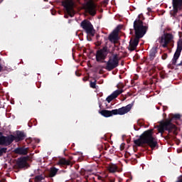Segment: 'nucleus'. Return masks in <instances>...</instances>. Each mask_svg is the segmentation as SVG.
Instances as JSON below:
<instances>
[{"label": "nucleus", "mask_w": 182, "mask_h": 182, "mask_svg": "<svg viewBox=\"0 0 182 182\" xmlns=\"http://www.w3.org/2000/svg\"><path fill=\"white\" fill-rule=\"evenodd\" d=\"M100 36H99V35H98V36H97V38H99Z\"/></svg>", "instance_id": "44"}, {"label": "nucleus", "mask_w": 182, "mask_h": 182, "mask_svg": "<svg viewBox=\"0 0 182 182\" xmlns=\"http://www.w3.org/2000/svg\"><path fill=\"white\" fill-rule=\"evenodd\" d=\"M166 116H167V114H166V113H164V114H163V117H166Z\"/></svg>", "instance_id": "37"}, {"label": "nucleus", "mask_w": 182, "mask_h": 182, "mask_svg": "<svg viewBox=\"0 0 182 182\" xmlns=\"http://www.w3.org/2000/svg\"><path fill=\"white\" fill-rule=\"evenodd\" d=\"M114 181H116L115 179H110V180H109V182H114Z\"/></svg>", "instance_id": "34"}, {"label": "nucleus", "mask_w": 182, "mask_h": 182, "mask_svg": "<svg viewBox=\"0 0 182 182\" xmlns=\"http://www.w3.org/2000/svg\"><path fill=\"white\" fill-rule=\"evenodd\" d=\"M28 148L25 147H18L14 149V153L16 154H20L21 156H26L28 154Z\"/></svg>", "instance_id": "15"}, {"label": "nucleus", "mask_w": 182, "mask_h": 182, "mask_svg": "<svg viewBox=\"0 0 182 182\" xmlns=\"http://www.w3.org/2000/svg\"><path fill=\"white\" fill-rule=\"evenodd\" d=\"M156 53H157V48L154 47L149 51L150 60H154V58H156Z\"/></svg>", "instance_id": "19"}, {"label": "nucleus", "mask_w": 182, "mask_h": 182, "mask_svg": "<svg viewBox=\"0 0 182 182\" xmlns=\"http://www.w3.org/2000/svg\"><path fill=\"white\" fill-rule=\"evenodd\" d=\"M119 77H122V75H119Z\"/></svg>", "instance_id": "45"}, {"label": "nucleus", "mask_w": 182, "mask_h": 182, "mask_svg": "<svg viewBox=\"0 0 182 182\" xmlns=\"http://www.w3.org/2000/svg\"><path fill=\"white\" fill-rule=\"evenodd\" d=\"M23 75H24V76H28V75H29V73H24Z\"/></svg>", "instance_id": "39"}, {"label": "nucleus", "mask_w": 182, "mask_h": 182, "mask_svg": "<svg viewBox=\"0 0 182 182\" xmlns=\"http://www.w3.org/2000/svg\"><path fill=\"white\" fill-rule=\"evenodd\" d=\"M182 50V38L179 39L177 42V48L176 50L173 55V58L172 59V65L176 66L177 63V60H178V58H180V55L181 54Z\"/></svg>", "instance_id": "11"}, {"label": "nucleus", "mask_w": 182, "mask_h": 182, "mask_svg": "<svg viewBox=\"0 0 182 182\" xmlns=\"http://www.w3.org/2000/svg\"><path fill=\"white\" fill-rule=\"evenodd\" d=\"M82 80H84V82H86V80H87V78L84 77V78H82Z\"/></svg>", "instance_id": "36"}, {"label": "nucleus", "mask_w": 182, "mask_h": 182, "mask_svg": "<svg viewBox=\"0 0 182 182\" xmlns=\"http://www.w3.org/2000/svg\"><path fill=\"white\" fill-rule=\"evenodd\" d=\"M29 157L23 156L18 158L16 161V166L18 168H29V164H28V160Z\"/></svg>", "instance_id": "13"}, {"label": "nucleus", "mask_w": 182, "mask_h": 182, "mask_svg": "<svg viewBox=\"0 0 182 182\" xmlns=\"http://www.w3.org/2000/svg\"><path fill=\"white\" fill-rule=\"evenodd\" d=\"M147 9L149 12H151V9H150V7H149Z\"/></svg>", "instance_id": "35"}, {"label": "nucleus", "mask_w": 182, "mask_h": 182, "mask_svg": "<svg viewBox=\"0 0 182 182\" xmlns=\"http://www.w3.org/2000/svg\"><path fill=\"white\" fill-rule=\"evenodd\" d=\"M119 77H122V75H119Z\"/></svg>", "instance_id": "46"}, {"label": "nucleus", "mask_w": 182, "mask_h": 182, "mask_svg": "<svg viewBox=\"0 0 182 182\" xmlns=\"http://www.w3.org/2000/svg\"><path fill=\"white\" fill-rule=\"evenodd\" d=\"M173 34L171 33H166L159 38V43L161 45L163 48H168V43H171V41L173 39Z\"/></svg>", "instance_id": "10"}, {"label": "nucleus", "mask_w": 182, "mask_h": 182, "mask_svg": "<svg viewBox=\"0 0 182 182\" xmlns=\"http://www.w3.org/2000/svg\"><path fill=\"white\" fill-rule=\"evenodd\" d=\"M25 137H26V135H25V133L21 131H17L16 136H14V140L16 141H22V140H25Z\"/></svg>", "instance_id": "17"}, {"label": "nucleus", "mask_w": 182, "mask_h": 182, "mask_svg": "<svg viewBox=\"0 0 182 182\" xmlns=\"http://www.w3.org/2000/svg\"><path fill=\"white\" fill-rule=\"evenodd\" d=\"M15 139V136L13 134L9 135L7 136H0V146H11L14 139Z\"/></svg>", "instance_id": "12"}, {"label": "nucleus", "mask_w": 182, "mask_h": 182, "mask_svg": "<svg viewBox=\"0 0 182 182\" xmlns=\"http://www.w3.org/2000/svg\"><path fill=\"white\" fill-rule=\"evenodd\" d=\"M181 119V115L180 114H170L169 118L163 119L159 122V124L157 126L159 133L163 134L164 132H168V135L166 136V139H170L171 133L174 136H177V127L176 124H173L174 120H180Z\"/></svg>", "instance_id": "3"}, {"label": "nucleus", "mask_w": 182, "mask_h": 182, "mask_svg": "<svg viewBox=\"0 0 182 182\" xmlns=\"http://www.w3.org/2000/svg\"><path fill=\"white\" fill-rule=\"evenodd\" d=\"M130 31H130V33H132V31H133V29H130Z\"/></svg>", "instance_id": "43"}, {"label": "nucleus", "mask_w": 182, "mask_h": 182, "mask_svg": "<svg viewBox=\"0 0 182 182\" xmlns=\"http://www.w3.org/2000/svg\"><path fill=\"white\" fill-rule=\"evenodd\" d=\"M37 143H39L40 141H41V140H39V139H37Z\"/></svg>", "instance_id": "40"}, {"label": "nucleus", "mask_w": 182, "mask_h": 182, "mask_svg": "<svg viewBox=\"0 0 182 182\" xmlns=\"http://www.w3.org/2000/svg\"><path fill=\"white\" fill-rule=\"evenodd\" d=\"M2 69H4V68H2V65L0 64V72H2Z\"/></svg>", "instance_id": "33"}, {"label": "nucleus", "mask_w": 182, "mask_h": 182, "mask_svg": "<svg viewBox=\"0 0 182 182\" xmlns=\"http://www.w3.org/2000/svg\"><path fill=\"white\" fill-rule=\"evenodd\" d=\"M159 75H160L161 79H166V77H167V74L164 71L161 72Z\"/></svg>", "instance_id": "25"}, {"label": "nucleus", "mask_w": 182, "mask_h": 182, "mask_svg": "<svg viewBox=\"0 0 182 182\" xmlns=\"http://www.w3.org/2000/svg\"><path fill=\"white\" fill-rule=\"evenodd\" d=\"M87 1V0H85ZM97 5L95 4V1L93 0H89L85 3V9L87 14L91 15V16H95L96 15L97 11Z\"/></svg>", "instance_id": "9"}, {"label": "nucleus", "mask_w": 182, "mask_h": 182, "mask_svg": "<svg viewBox=\"0 0 182 182\" xmlns=\"http://www.w3.org/2000/svg\"><path fill=\"white\" fill-rule=\"evenodd\" d=\"M109 42H116L119 39V32L117 31H114L108 36Z\"/></svg>", "instance_id": "16"}, {"label": "nucleus", "mask_w": 182, "mask_h": 182, "mask_svg": "<svg viewBox=\"0 0 182 182\" xmlns=\"http://www.w3.org/2000/svg\"><path fill=\"white\" fill-rule=\"evenodd\" d=\"M8 150V148H0V157L4 156V154H5V153H6V151Z\"/></svg>", "instance_id": "24"}, {"label": "nucleus", "mask_w": 182, "mask_h": 182, "mask_svg": "<svg viewBox=\"0 0 182 182\" xmlns=\"http://www.w3.org/2000/svg\"><path fill=\"white\" fill-rule=\"evenodd\" d=\"M153 129H148L144 131L143 134L139 136V138L134 140V143L138 147H144L146 144L150 146L152 150L159 146L157 138L153 136Z\"/></svg>", "instance_id": "4"}, {"label": "nucleus", "mask_w": 182, "mask_h": 182, "mask_svg": "<svg viewBox=\"0 0 182 182\" xmlns=\"http://www.w3.org/2000/svg\"><path fill=\"white\" fill-rule=\"evenodd\" d=\"M121 65H122V66H123L124 65V62L122 61Z\"/></svg>", "instance_id": "38"}, {"label": "nucleus", "mask_w": 182, "mask_h": 182, "mask_svg": "<svg viewBox=\"0 0 182 182\" xmlns=\"http://www.w3.org/2000/svg\"><path fill=\"white\" fill-rule=\"evenodd\" d=\"M63 6H64L65 9V12L67 14H65L64 18H73L75 16V9L73 6H75V3H73V0H65L62 2Z\"/></svg>", "instance_id": "7"}, {"label": "nucleus", "mask_w": 182, "mask_h": 182, "mask_svg": "<svg viewBox=\"0 0 182 182\" xmlns=\"http://www.w3.org/2000/svg\"><path fill=\"white\" fill-rule=\"evenodd\" d=\"M133 107V105L129 104L125 107H122L119 109L107 110V109H102L100 111V114L103 116L104 117H112V116H115L116 114H119L120 116H123V114H126V113H129L132 108Z\"/></svg>", "instance_id": "5"}, {"label": "nucleus", "mask_w": 182, "mask_h": 182, "mask_svg": "<svg viewBox=\"0 0 182 182\" xmlns=\"http://www.w3.org/2000/svg\"><path fill=\"white\" fill-rule=\"evenodd\" d=\"M81 28L85 30L87 35L90 36H95V33H96L95 28H93V25L89 20H84L80 23Z\"/></svg>", "instance_id": "8"}, {"label": "nucleus", "mask_w": 182, "mask_h": 182, "mask_svg": "<svg viewBox=\"0 0 182 182\" xmlns=\"http://www.w3.org/2000/svg\"><path fill=\"white\" fill-rule=\"evenodd\" d=\"M172 8L170 11V15L174 21L180 22V18L182 16V0H172Z\"/></svg>", "instance_id": "6"}, {"label": "nucleus", "mask_w": 182, "mask_h": 182, "mask_svg": "<svg viewBox=\"0 0 182 182\" xmlns=\"http://www.w3.org/2000/svg\"><path fill=\"white\" fill-rule=\"evenodd\" d=\"M58 165L66 168L68 166H72V162L70 160H66V159H60L58 162Z\"/></svg>", "instance_id": "18"}, {"label": "nucleus", "mask_w": 182, "mask_h": 182, "mask_svg": "<svg viewBox=\"0 0 182 182\" xmlns=\"http://www.w3.org/2000/svg\"><path fill=\"white\" fill-rule=\"evenodd\" d=\"M138 126H140V127H143V124L140 122V120L137 121Z\"/></svg>", "instance_id": "27"}, {"label": "nucleus", "mask_w": 182, "mask_h": 182, "mask_svg": "<svg viewBox=\"0 0 182 182\" xmlns=\"http://www.w3.org/2000/svg\"><path fill=\"white\" fill-rule=\"evenodd\" d=\"M109 53H110V50L105 46L102 48L97 50L95 59L96 61L100 63H106L105 69L108 72H110L119 66V55H117V54H114L112 55V57H109L108 61H106V58Z\"/></svg>", "instance_id": "1"}, {"label": "nucleus", "mask_w": 182, "mask_h": 182, "mask_svg": "<svg viewBox=\"0 0 182 182\" xmlns=\"http://www.w3.org/2000/svg\"><path fill=\"white\" fill-rule=\"evenodd\" d=\"M1 136H4V135H2V132H0V137H1Z\"/></svg>", "instance_id": "41"}, {"label": "nucleus", "mask_w": 182, "mask_h": 182, "mask_svg": "<svg viewBox=\"0 0 182 182\" xmlns=\"http://www.w3.org/2000/svg\"><path fill=\"white\" fill-rule=\"evenodd\" d=\"M97 81L96 80H95L94 82L90 81V87H91L92 89H96V87H97V85H96V82Z\"/></svg>", "instance_id": "23"}, {"label": "nucleus", "mask_w": 182, "mask_h": 182, "mask_svg": "<svg viewBox=\"0 0 182 182\" xmlns=\"http://www.w3.org/2000/svg\"><path fill=\"white\" fill-rule=\"evenodd\" d=\"M177 66H182V60L181 61L180 63L177 64Z\"/></svg>", "instance_id": "32"}, {"label": "nucleus", "mask_w": 182, "mask_h": 182, "mask_svg": "<svg viewBox=\"0 0 182 182\" xmlns=\"http://www.w3.org/2000/svg\"><path fill=\"white\" fill-rule=\"evenodd\" d=\"M123 90H115L114 92H112L110 95H109L106 100L108 103H110V102H112V100H114V99H116V97H117V96H119V95H122L123 93Z\"/></svg>", "instance_id": "14"}, {"label": "nucleus", "mask_w": 182, "mask_h": 182, "mask_svg": "<svg viewBox=\"0 0 182 182\" xmlns=\"http://www.w3.org/2000/svg\"><path fill=\"white\" fill-rule=\"evenodd\" d=\"M131 84L132 85V86H134V80H131Z\"/></svg>", "instance_id": "31"}, {"label": "nucleus", "mask_w": 182, "mask_h": 182, "mask_svg": "<svg viewBox=\"0 0 182 182\" xmlns=\"http://www.w3.org/2000/svg\"><path fill=\"white\" fill-rule=\"evenodd\" d=\"M167 109H168V107H167V106H164L163 107V111L164 112H166V110H167Z\"/></svg>", "instance_id": "29"}, {"label": "nucleus", "mask_w": 182, "mask_h": 182, "mask_svg": "<svg viewBox=\"0 0 182 182\" xmlns=\"http://www.w3.org/2000/svg\"><path fill=\"white\" fill-rule=\"evenodd\" d=\"M134 129L137 132V131L140 130V128L137 127V126H136V125H134Z\"/></svg>", "instance_id": "28"}, {"label": "nucleus", "mask_w": 182, "mask_h": 182, "mask_svg": "<svg viewBox=\"0 0 182 182\" xmlns=\"http://www.w3.org/2000/svg\"><path fill=\"white\" fill-rule=\"evenodd\" d=\"M168 55L167 53H164L162 55H161V59H163V60H166V59H167L168 58Z\"/></svg>", "instance_id": "26"}, {"label": "nucleus", "mask_w": 182, "mask_h": 182, "mask_svg": "<svg viewBox=\"0 0 182 182\" xmlns=\"http://www.w3.org/2000/svg\"><path fill=\"white\" fill-rule=\"evenodd\" d=\"M46 178V176H45V173H41V175H38L35 176L34 181L35 182H40L42 180H45Z\"/></svg>", "instance_id": "21"}, {"label": "nucleus", "mask_w": 182, "mask_h": 182, "mask_svg": "<svg viewBox=\"0 0 182 182\" xmlns=\"http://www.w3.org/2000/svg\"><path fill=\"white\" fill-rule=\"evenodd\" d=\"M134 30L135 32V38H132L129 41V46L128 47L129 50L133 52L136 50L140 42V39L144 36V34L147 33L149 30V24L144 26L143 21L140 19V15L138 16V18L134 21Z\"/></svg>", "instance_id": "2"}, {"label": "nucleus", "mask_w": 182, "mask_h": 182, "mask_svg": "<svg viewBox=\"0 0 182 182\" xmlns=\"http://www.w3.org/2000/svg\"><path fill=\"white\" fill-rule=\"evenodd\" d=\"M100 45H102V43L100 41H97V46H100Z\"/></svg>", "instance_id": "30"}, {"label": "nucleus", "mask_w": 182, "mask_h": 182, "mask_svg": "<svg viewBox=\"0 0 182 182\" xmlns=\"http://www.w3.org/2000/svg\"><path fill=\"white\" fill-rule=\"evenodd\" d=\"M108 171L109 173H116L117 171V166L114 164H111L108 166Z\"/></svg>", "instance_id": "22"}, {"label": "nucleus", "mask_w": 182, "mask_h": 182, "mask_svg": "<svg viewBox=\"0 0 182 182\" xmlns=\"http://www.w3.org/2000/svg\"><path fill=\"white\" fill-rule=\"evenodd\" d=\"M58 171H59L58 168H56L55 166H53L50 168V172H49V177H55L56 174H58Z\"/></svg>", "instance_id": "20"}, {"label": "nucleus", "mask_w": 182, "mask_h": 182, "mask_svg": "<svg viewBox=\"0 0 182 182\" xmlns=\"http://www.w3.org/2000/svg\"><path fill=\"white\" fill-rule=\"evenodd\" d=\"M43 1H44V2H48V0H43Z\"/></svg>", "instance_id": "42"}]
</instances>
